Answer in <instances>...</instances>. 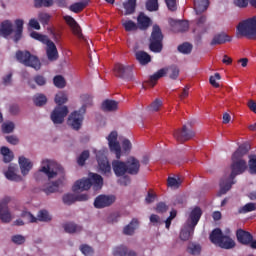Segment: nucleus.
<instances>
[{
  "label": "nucleus",
  "mask_w": 256,
  "mask_h": 256,
  "mask_svg": "<svg viewBox=\"0 0 256 256\" xmlns=\"http://www.w3.org/2000/svg\"><path fill=\"white\" fill-rule=\"evenodd\" d=\"M251 150L249 143L242 144L232 155V164L230 166L231 173L228 178L221 179L220 181V195H225L227 191H230L231 187L235 185V177L237 175H243L244 171H247V161L243 159L247 153Z\"/></svg>",
  "instance_id": "1"
},
{
  "label": "nucleus",
  "mask_w": 256,
  "mask_h": 256,
  "mask_svg": "<svg viewBox=\"0 0 256 256\" xmlns=\"http://www.w3.org/2000/svg\"><path fill=\"white\" fill-rule=\"evenodd\" d=\"M41 173H45L48 179H55V177H58L56 181L52 182V185L43 189V192L46 195L57 193V191H59V187H61V185H63V181H65V169L63 166L51 160H43L41 168L34 175L36 181H39Z\"/></svg>",
  "instance_id": "2"
},
{
  "label": "nucleus",
  "mask_w": 256,
  "mask_h": 256,
  "mask_svg": "<svg viewBox=\"0 0 256 256\" xmlns=\"http://www.w3.org/2000/svg\"><path fill=\"white\" fill-rule=\"evenodd\" d=\"M15 30H13V22L10 20H4L0 24V37H4V39H7L10 37L13 33V41L14 43H17L18 41H21L23 39V25L24 21L22 19H16L15 20Z\"/></svg>",
  "instance_id": "3"
},
{
  "label": "nucleus",
  "mask_w": 256,
  "mask_h": 256,
  "mask_svg": "<svg viewBox=\"0 0 256 256\" xmlns=\"http://www.w3.org/2000/svg\"><path fill=\"white\" fill-rule=\"evenodd\" d=\"M67 101L68 98L65 92H59L58 94H56L55 103L58 106L54 108L50 115V119L54 123V125H61L65 121L67 115H69V108H67V106H62Z\"/></svg>",
  "instance_id": "4"
},
{
  "label": "nucleus",
  "mask_w": 256,
  "mask_h": 256,
  "mask_svg": "<svg viewBox=\"0 0 256 256\" xmlns=\"http://www.w3.org/2000/svg\"><path fill=\"white\" fill-rule=\"evenodd\" d=\"M92 185L101 189V187H103V177L99 174L90 173L89 178H83L76 181L72 187V191L74 193H77V191H89Z\"/></svg>",
  "instance_id": "5"
},
{
  "label": "nucleus",
  "mask_w": 256,
  "mask_h": 256,
  "mask_svg": "<svg viewBox=\"0 0 256 256\" xmlns=\"http://www.w3.org/2000/svg\"><path fill=\"white\" fill-rule=\"evenodd\" d=\"M236 37L256 39V16L242 20L236 26Z\"/></svg>",
  "instance_id": "6"
},
{
  "label": "nucleus",
  "mask_w": 256,
  "mask_h": 256,
  "mask_svg": "<svg viewBox=\"0 0 256 256\" xmlns=\"http://www.w3.org/2000/svg\"><path fill=\"white\" fill-rule=\"evenodd\" d=\"M209 239L213 245H217L220 249H234L236 243L233 238L228 235L223 234L221 228H215L209 236Z\"/></svg>",
  "instance_id": "7"
},
{
  "label": "nucleus",
  "mask_w": 256,
  "mask_h": 256,
  "mask_svg": "<svg viewBox=\"0 0 256 256\" xmlns=\"http://www.w3.org/2000/svg\"><path fill=\"white\" fill-rule=\"evenodd\" d=\"M163 32L161 27L155 24L152 27V32L149 38V49L152 53H161L163 51Z\"/></svg>",
  "instance_id": "8"
},
{
  "label": "nucleus",
  "mask_w": 256,
  "mask_h": 256,
  "mask_svg": "<svg viewBox=\"0 0 256 256\" xmlns=\"http://www.w3.org/2000/svg\"><path fill=\"white\" fill-rule=\"evenodd\" d=\"M16 59L19 61V63H22V65H25L26 67H32V69H35V71H39V69H41V61L39 58L35 55H32L31 52L27 50H18L16 52Z\"/></svg>",
  "instance_id": "9"
},
{
  "label": "nucleus",
  "mask_w": 256,
  "mask_h": 256,
  "mask_svg": "<svg viewBox=\"0 0 256 256\" xmlns=\"http://www.w3.org/2000/svg\"><path fill=\"white\" fill-rule=\"evenodd\" d=\"M85 113V106H83L78 111H74L69 115L67 123L74 131H79L83 127Z\"/></svg>",
  "instance_id": "10"
},
{
  "label": "nucleus",
  "mask_w": 256,
  "mask_h": 256,
  "mask_svg": "<svg viewBox=\"0 0 256 256\" xmlns=\"http://www.w3.org/2000/svg\"><path fill=\"white\" fill-rule=\"evenodd\" d=\"M236 239L241 245H250L252 249H256V241L253 240V235L243 229L236 231Z\"/></svg>",
  "instance_id": "11"
},
{
  "label": "nucleus",
  "mask_w": 256,
  "mask_h": 256,
  "mask_svg": "<svg viewBox=\"0 0 256 256\" xmlns=\"http://www.w3.org/2000/svg\"><path fill=\"white\" fill-rule=\"evenodd\" d=\"M195 137V132L187 125H183L182 129H178L174 132V138L178 143H185V141H190Z\"/></svg>",
  "instance_id": "12"
},
{
  "label": "nucleus",
  "mask_w": 256,
  "mask_h": 256,
  "mask_svg": "<svg viewBox=\"0 0 256 256\" xmlns=\"http://www.w3.org/2000/svg\"><path fill=\"white\" fill-rule=\"evenodd\" d=\"M117 137V131H112L108 135L107 141L111 153L116 155V159H121V144H119V141H117Z\"/></svg>",
  "instance_id": "13"
},
{
  "label": "nucleus",
  "mask_w": 256,
  "mask_h": 256,
  "mask_svg": "<svg viewBox=\"0 0 256 256\" xmlns=\"http://www.w3.org/2000/svg\"><path fill=\"white\" fill-rule=\"evenodd\" d=\"M209 31V24H207V16L201 15L195 20V26L193 28V33H196L198 37H202Z\"/></svg>",
  "instance_id": "14"
},
{
  "label": "nucleus",
  "mask_w": 256,
  "mask_h": 256,
  "mask_svg": "<svg viewBox=\"0 0 256 256\" xmlns=\"http://www.w3.org/2000/svg\"><path fill=\"white\" fill-rule=\"evenodd\" d=\"M133 73V70L130 66H124L123 64H115L114 74L120 79H127L128 81H133V76H129Z\"/></svg>",
  "instance_id": "15"
},
{
  "label": "nucleus",
  "mask_w": 256,
  "mask_h": 256,
  "mask_svg": "<svg viewBox=\"0 0 256 256\" xmlns=\"http://www.w3.org/2000/svg\"><path fill=\"white\" fill-rule=\"evenodd\" d=\"M9 201L11 199L9 197H6L0 201V220L2 223H11L12 217L11 212L9 211Z\"/></svg>",
  "instance_id": "16"
},
{
  "label": "nucleus",
  "mask_w": 256,
  "mask_h": 256,
  "mask_svg": "<svg viewBox=\"0 0 256 256\" xmlns=\"http://www.w3.org/2000/svg\"><path fill=\"white\" fill-rule=\"evenodd\" d=\"M63 19L67 25L70 26L72 33L78 37V39H85V36H83V32L81 31V26H79V23H77L72 16L66 15Z\"/></svg>",
  "instance_id": "17"
},
{
  "label": "nucleus",
  "mask_w": 256,
  "mask_h": 256,
  "mask_svg": "<svg viewBox=\"0 0 256 256\" xmlns=\"http://www.w3.org/2000/svg\"><path fill=\"white\" fill-rule=\"evenodd\" d=\"M202 215L203 210H201L199 206L192 209L186 222L187 225H190V229H195V227H197Z\"/></svg>",
  "instance_id": "18"
},
{
  "label": "nucleus",
  "mask_w": 256,
  "mask_h": 256,
  "mask_svg": "<svg viewBox=\"0 0 256 256\" xmlns=\"http://www.w3.org/2000/svg\"><path fill=\"white\" fill-rule=\"evenodd\" d=\"M115 203V196L99 195L94 200V207L96 209H104V207H110Z\"/></svg>",
  "instance_id": "19"
},
{
  "label": "nucleus",
  "mask_w": 256,
  "mask_h": 256,
  "mask_svg": "<svg viewBox=\"0 0 256 256\" xmlns=\"http://www.w3.org/2000/svg\"><path fill=\"white\" fill-rule=\"evenodd\" d=\"M96 159L101 173H111V164L107 156H105V153L99 151L96 154Z\"/></svg>",
  "instance_id": "20"
},
{
  "label": "nucleus",
  "mask_w": 256,
  "mask_h": 256,
  "mask_svg": "<svg viewBox=\"0 0 256 256\" xmlns=\"http://www.w3.org/2000/svg\"><path fill=\"white\" fill-rule=\"evenodd\" d=\"M126 171L128 175H138L139 169H141V163L139 160L133 156L126 160Z\"/></svg>",
  "instance_id": "21"
},
{
  "label": "nucleus",
  "mask_w": 256,
  "mask_h": 256,
  "mask_svg": "<svg viewBox=\"0 0 256 256\" xmlns=\"http://www.w3.org/2000/svg\"><path fill=\"white\" fill-rule=\"evenodd\" d=\"M46 55L48 61H57L59 59V51L54 41L49 40L46 42Z\"/></svg>",
  "instance_id": "22"
},
{
  "label": "nucleus",
  "mask_w": 256,
  "mask_h": 256,
  "mask_svg": "<svg viewBox=\"0 0 256 256\" xmlns=\"http://www.w3.org/2000/svg\"><path fill=\"white\" fill-rule=\"evenodd\" d=\"M112 169L116 177H123L125 173H127V165L126 162L114 160L112 161Z\"/></svg>",
  "instance_id": "23"
},
{
  "label": "nucleus",
  "mask_w": 256,
  "mask_h": 256,
  "mask_svg": "<svg viewBox=\"0 0 256 256\" xmlns=\"http://www.w3.org/2000/svg\"><path fill=\"white\" fill-rule=\"evenodd\" d=\"M123 9L124 11H122V15L125 17L133 15L137 10V0H126L123 2Z\"/></svg>",
  "instance_id": "24"
},
{
  "label": "nucleus",
  "mask_w": 256,
  "mask_h": 256,
  "mask_svg": "<svg viewBox=\"0 0 256 256\" xmlns=\"http://www.w3.org/2000/svg\"><path fill=\"white\" fill-rule=\"evenodd\" d=\"M5 177L8 181H23V178L20 175H17V165L10 164L8 170L5 172Z\"/></svg>",
  "instance_id": "25"
},
{
  "label": "nucleus",
  "mask_w": 256,
  "mask_h": 256,
  "mask_svg": "<svg viewBox=\"0 0 256 256\" xmlns=\"http://www.w3.org/2000/svg\"><path fill=\"white\" fill-rule=\"evenodd\" d=\"M114 256H137V252L135 250H129L127 246L120 245L114 248L113 250Z\"/></svg>",
  "instance_id": "26"
},
{
  "label": "nucleus",
  "mask_w": 256,
  "mask_h": 256,
  "mask_svg": "<svg viewBox=\"0 0 256 256\" xmlns=\"http://www.w3.org/2000/svg\"><path fill=\"white\" fill-rule=\"evenodd\" d=\"M101 109L106 113H113V111H117V109H119V102L106 99L102 102Z\"/></svg>",
  "instance_id": "27"
},
{
  "label": "nucleus",
  "mask_w": 256,
  "mask_h": 256,
  "mask_svg": "<svg viewBox=\"0 0 256 256\" xmlns=\"http://www.w3.org/2000/svg\"><path fill=\"white\" fill-rule=\"evenodd\" d=\"M19 165L22 175H28L31 169H33V163H31V161L24 156L19 157Z\"/></svg>",
  "instance_id": "28"
},
{
  "label": "nucleus",
  "mask_w": 256,
  "mask_h": 256,
  "mask_svg": "<svg viewBox=\"0 0 256 256\" xmlns=\"http://www.w3.org/2000/svg\"><path fill=\"white\" fill-rule=\"evenodd\" d=\"M207 9H209V0H194V11H196V15L205 13Z\"/></svg>",
  "instance_id": "29"
},
{
  "label": "nucleus",
  "mask_w": 256,
  "mask_h": 256,
  "mask_svg": "<svg viewBox=\"0 0 256 256\" xmlns=\"http://www.w3.org/2000/svg\"><path fill=\"white\" fill-rule=\"evenodd\" d=\"M135 57L136 61L141 65H149V63H151V55L143 50L136 51Z\"/></svg>",
  "instance_id": "30"
},
{
  "label": "nucleus",
  "mask_w": 256,
  "mask_h": 256,
  "mask_svg": "<svg viewBox=\"0 0 256 256\" xmlns=\"http://www.w3.org/2000/svg\"><path fill=\"white\" fill-rule=\"evenodd\" d=\"M137 21L139 29H142L143 31H145V29H149V25H151V18L146 16L143 12L138 15Z\"/></svg>",
  "instance_id": "31"
},
{
  "label": "nucleus",
  "mask_w": 256,
  "mask_h": 256,
  "mask_svg": "<svg viewBox=\"0 0 256 256\" xmlns=\"http://www.w3.org/2000/svg\"><path fill=\"white\" fill-rule=\"evenodd\" d=\"M231 42V37L225 33L217 34L213 37L210 45H223V43Z\"/></svg>",
  "instance_id": "32"
},
{
  "label": "nucleus",
  "mask_w": 256,
  "mask_h": 256,
  "mask_svg": "<svg viewBox=\"0 0 256 256\" xmlns=\"http://www.w3.org/2000/svg\"><path fill=\"white\" fill-rule=\"evenodd\" d=\"M63 229L66 233H81L83 231V227L75 224V222H67L63 224Z\"/></svg>",
  "instance_id": "33"
},
{
  "label": "nucleus",
  "mask_w": 256,
  "mask_h": 256,
  "mask_svg": "<svg viewBox=\"0 0 256 256\" xmlns=\"http://www.w3.org/2000/svg\"><path fill=\"white\" fill-rule=\"evenodd\" d=\"M137 227H139V220H137V218H133L131 222L124 227V235H134Z\"/></svg>",
  "instance_id": "34"
},
{
  "label": "nucleus",
  "mask_w": 256,
  "mask_h": 256,
  "mask_svg": "<svg viewBox=\"0 0 256 256\" xmlns=\"http://www.w3.org/2000/svg\"><path fill=\"white\" fill-rule=\"evenodd\" d=\"M193 233H195V228H191L190 224H186V226L180 232L181 241H189Z\"/></svg>",
  "instance_id": "35"
},
{
  "label": "nucleus",
  "mask_w": 256,
  "mask_h": 256,
  "mask_svg": "<svg viewBox=\"0 0 256 256\" xmlns=\"http://www.w3.org/2000/svg\"><path fill=\"white\" fill-rule=\"evenodd\" d=\"M165 75H167V70L165 68H162L150 76L148 83H150L152 87H155L157 81H159L161 77H165Z\"/></svg>",
  "instance_id": "36"
},
{
  "label": "nucleus",
  "mask_w": 256,
  "mask_h": 256,
  "mask_svg": "<svg viewBox=\"0 0 256 256\" xmlns=\"http://www.w3.org/2000/svg\"><path fill=\"white\" fill-rule=\"evenodd\" d=\"M179 53L182 55H191V51H193V44L189 42H184L177 47Z\"/></svg>",
  "instance_id": "37"
},
{
  "label": "nucleus",
  "mask_w": 256,
  "mask_h": 256,
  "mask_svg": "<svg viewBox=\"0 0 256 256\" xmlns=\"http://www.w3.org/2000/svg\"><path fill=\"white\" fill-rule=\"evenodd\" d=\"M122 27H124L125 31L127 32L137 31V29H139V26H137V23H135L133 20L125 19H122Z\"/></svg>",
  "instance_id": "38"
},
{
  "label": "nucleus",
  "mask_w": 256,
  "mask_h": 256,
  "mask_svg": "<svg viewBox=\"0 0 256 256\" xmlns=\"http://www.w3.org/2000/svg\"><path fill=\"white\" fill-rule=\"evenodd\" d=\"M81 102H82V106L85 108V113H87V108L91 107L93 105V96L89 95V94H82L80 96Z\"/></svg>",
  "instance_id": "39"
},
{
  "label": "nucleus",
  "mask_w": 256,
  "mask_h": 256,
  "mask_svg": "<svg viewBox=\"0 0 256 256\" xmlns=\"http://www.w3.org/2000/svg\"><path fill=\"white\" fill-rule=\"evenodd\" d=\"M251 211H256V204L253 202H249L244 206L238 209L239 215H245L246 213H251Z\"/></svg>",
  "instance_id": "40"
},
{
  "label": "nucleus",
  "mask_w": 256,
  "mask_h": 256,
  "mask_svg": "<svg viewBox=\"0 0 256 256\" xmlns=\"http://www.w3.org/2000/svg\"><path fill=\"white\" fill-rule=\"evenodd\" d=\"M33 103L36 107H43L47 104V96L45 94H36L33 97Z\"/></svg>",
  "instance_id": "41"
},
{
  "label": "nucleus",
  "mask_w": 256,
  "mask_h": 256,
  "mask_svg": "<svg viewBox=\"0 0 256 256\" xmlns=\"http://www.w3.org/2000/svg\"><path fill=\"white\" fill-rule=\"evenodd\" d=\"M0 151L1 155H3L4 163H11L14 157L13 152H11V150L5 146H3Z\"/></svg>",
  "instance_id": "42"
},
{
  "label": "nucleus",
  "mask_w": 256,
  "mask_h": 256,
  "mask_svg": "<svg viewBox=\"0 0 256 256\" xmlns=\"http://www.w3.org/2000/svg\"><path fill=\"white\" fill-rule=\"evenodd\" d=\"M79 250L81 251L82 255L85 256L95 255V249H93V247H91L89 244H81L79 246Z\"/></svg>",
  "instance_id": "43"
},
{
  "label": "nucleus",
  "mask_w": 256,
  "mask_h": 256,
  "mask_svg": "<svg viewBox=\"0 0 256 256\" xmlns=\"http://www.w3.org/2000/svg\"><path fill=\"white\" fill-rule=\"evenodd\" d=\"M87 7V2H76L72 5H70L69 10L72 11V13H81L83 9Z\"/></svg>",
  "instance_id": "44"
},
{
  "label": "nucleus",
  "mask_w": 256,
  "mask_h": 256,
  "mask_svg": "<svg viewBox=\"0 0 256 256\" xmlns=\"http://www.w3.org/2000/svg\"><path fill=\"white\" fill-rule=\"evenodd\" d=\"M146 10L151 13L159 11V0H147L145 4Z\"/></svg>",
  "instance_id": "45"
},
{
  "label": "nucleus",
  "mask_w": 256,
  "mask_h": 256,
  "mask_svg": "<svg viewBox=\"0 0 256 256\" xmlns=\"http://www.w3.org/2000/svg\"><path fill=\"white\" fill-rule=\"evenodd\" d=\"M37 221H41L43 223H49L51 221V215H49V212L47 210H40L37 214Z\"/></svg>",
  "instance_id": "46"
},
{
  "label": "nucleus",
  "mask_w": 256,
  "mask_h": 256,
  "mask_svg": "<svg viewBox=\"0 0 256 256\" xmlns=\"http://www.w3.org/2000/svg\"><path fill=\"white\" fill-rule=\"evenodd\" d=\"M38 21L43 25V27L49 25V22L51 21V16L47 12H40L38 14Z\"/></svg>",
  "instance_id": "47"
},
{
  "label": "nucleus",
  "mask_w": 256,
  "mask_h": 256,
  "mask_svg": "<svg viewBox=\"0 0 256 256\" xmlns=\"http://www.w3.org/2000/svg\"><path fill=\"white\" fill-rule=\"evenodd\" d=\"M175 28L178 33H185V31H189V22L188 21H176Z\"/></svg>",
  "instance_id": "48"
},
{
  "label": "nucleus",
  "mask_w": 256,
  "mask_h": 256,
  "mask_svg": "<svg viewBox=\"0 0 256 256\" xmlns=\"http://www.w3.org/2000/svg\"><path fill=\"white\" fill-rule=\"evenodd\" d=\"M30 37H32V39H35L36 41H40V43H43L44 45H46L47 41L50 40L47 35H43L35 31L30 33Z\"/></svg>",
  "instance_id": "49"
},
{
  "label": "nucleus",
  "mask_w": 256,
  "mask_h": 256,
  "mask_svg": "<svg viewBox=\"0 0 256 256\" xmlns=\"http://www.w3.org/2000/svg\"><path fill=\"white\" fill-rule=\"evenodd\" d=\"M53 83H54L55 87H57L58 89H65V87L67 85L65 78L61 75L55 76L53 79Z\"/></svg>",
  "instance_id": "50"
},
{
  "label": "nucleus",
  "mask_w": 256,
  "mask_h": 256,
  "mask_svg": "<svg viewBox=\"0 0 256 256\" xmlns=\"http://www.w3.org/2000/svg\"><path fill=\"white\" fill-rule=\"evenodd\" d=\"M188 253L190 255H200L201 254V245L190 243L187 248Z\"/></svg>",
  "instance_id": "51"
},
{
  "label": "nucleus",
  "mask_w": 256,
  "mask_h": 256,
  "mask_svg": "<svg viewBox=\"0 0 256 256\" xmlns=\"http://www.w3.org/2000/svg\"><path fill=\"white\" fill-rule=\"evenodd\" d=\"M62 201L65 205H73L77 201V198L74 194L68 193L63 196Z\"/></svg>",
  "instance_id": "52"
},
{
  "label": "nucleus",
  "mask_w": 256,
  "mask_h": 256,
  "mask_svg": "<svg viewBox=\"0 0 256 256\" xmlns=\"http://www.w3.org/2000/svg\"><path fill=\"white\" fill-rule=\"evenodd\" d=\"M53 5V0H34V7L39 9V7H51Z\"/></svg>",
  "instance_id": "53"
},
{
  "label": "nucleus",
  "mask_w": 256,
  "mask_h": 256,
  "mask_svg": "<svg viewBox=\"0 0 256 256\" xmlns=\"http://www.w3.org/2000/svg\"><path fill=\"white\" fill-rule=\"evenodd\" d=\"M88 159H89V150H84L78 157L77 163L78 165H80V167H83V165H85V161H87Z\"/></svg>",
  "instance_id": "54"
},
{
  "label": "nucleus",
  "mask_w": 256,
  "mask_h": 256,
  "mask_svg": "<svg viewBox=\"0 0 256 256\" xmlns=\"http://www.w3.org/2000/svg\"><path fill=\"white\" fill-rule=\"evenodd\" d=\"M248 165L251 175H256V155L250 156Z\"/></svg>",
  "instance_id": "55"
},
{
  "label": "nucleus",
  "mask_w": 256,
  "mask_h": 256,
  "mask_svg": "<svg viewBox=\"0 0 256 256\" xmlns=\"http://www.w3.org/2000/svg\"><path fill=\"white\" fill-rule=\"evenodd\" d=\"M170 79H177L179 77V67L172 65L168 68Z\"/></svg>",
  "instance_id": "56"
},
{
  "label": "nucleus",
  "mask_w": 256,
  "mask_h": 256,
  "mask_svg": "<svg viewBox=\"0 0 256 256\" xmlns=\"http://www.w3.org/2000/svg\"><path fill=\"white\" fill-rule=\"evenodd\" d=\"M11 241L15 245H23V243H25L26 239H25V236H23L21 234H17V235L12 236Z\"/></svg>",
  "instance_id": "57"
},
{
  "label": "nucleus",
  "mask_w": 256,
  "mask_h": 256,
  "mask_svg": "<svg viewBox=\"0 0 256 256\" xmlns=\"http://www.w3.org/2000/svg\"><path fill=\"white\" fill-rule=\"evenodd\" d=\"M23 219H27L28 223H37V217H35L31 212L24 211L21 214Z\"/></svg>",
  "instance_id": "58"
},
{
  "label": "nucleus",
  "mask_w": 256,
  "mask_h": 256,
  "mask_svg": "<svg viewBox=\"0 0 256 256\" xmlns=\"http://www.w3.org/2000/svg\"><path fill=\"white\" fill-rule=\"evenodd\" d=\"M220 79L221 74L215 73L214 76H210V85H212V87H215L216 89H219V83H217V80L220 81Z\"/></svg>",
  "instance_id": "59"
},
{
  "label": "nucleus",
  "mask_w": 256,
  "mask_h": 256,
  "mask_svg": "<svg viewBox=\"0 0 256 256\" xmlns=\"http://www.w3.org/2000/svg\"><path fill=\"white\" fill-rule=\"evenodd\" d=\"M14 129H15V124L13 122L2 124L3 133H13Z\"/></svg>",
  "instance_id": "60"
},
{
  "label": "nucleus",
  "mask_w": 256,
  "mask_h": 256,
  "mask_svg": "<svg viewBox=\"0 0 256 256\" xmlns=\"http://www.w3.org/2000/svg\"><path fill=\"white\" fill-rule=\"evenodd\" d=\"M167 183L168 187H172L173 189H179L181 185V182L174 177H168Z\"/></svg>",
  "instance_id": "61"
},
{
  "label": "nucleus",
  "mask_w": 256,
  "mask_h": 256,
  "mask_svg": "<svg viewBox=\"0 0 256 256\" xmlns=\"http://www.w3.org/2000/svg\"><path fill=\"white\" fill-rule=\"evenodd\" d=\"M163 105V101L159 100L158 98L153 101L150 106V111H159V108Z\"/></svg>",
  "instance_id": "62"
},
{
  "label": "nucleus",
  "mask_w": 256,
  "mask_h": 256,
  "mask_svg": "<svg viewBox=\"0 0 256 256\" xmlns=\"http://www.w3.org/2000/svg\"><path fill=\"white\" fill-rule=\"evenodd\" d=\"M121 217L119 212L112 213L107 218V223H117Z\"/></svg>",
  "instance_id": "63"
},
{
  "label": "nucleus",
  "mask_w": 256,
  "mask_h": 256,
  "mask_svg": "<svg viewBox=\"0 0 256 256\" xmlns=\"http://www.w3.org/2000/svg\"><path fill=\"white\" fill-rule=\"evenodd\" d=\"M167 209H169V207L165 202H159L156 206L157 213H166Z\"/></svg>",
  "instance_id": "64"
}]
</instances>
